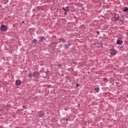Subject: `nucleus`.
Wrapping results in <instances>:
<instances>
[{
    "label": "nucleus",
    "mask_w": 128,
    "mask_h": 128,
    "mask_svg": "<svg viewBox=\"0 0 128 128\" xmlns=\"http://www.w3.org/2000/svg\"><path fill=\"white\" fill-rule=\"evenodd\" d=\"M0 30L2 32H6L7 30V26L4 25H2L0 26Z\"/></svg>",
    "instance_id": "1"
},
{
    "label": "nucleus",
    "mask_w": 128,
    "mask_h": 128,
    "mask_svg": "<svg viewBox=\"0 0 128 128\" xmlns=\"http://www.w3.org/2000/svg\"><path fill=\"white\" fill-rule=\"evenodd\" d=\"M57 43L55 42H53L50 43L49 47L52 49H54L57 44Z\"/></svg>",
    "instance_id": "2"
},
{
    "label": "nucleus",
    "mask_w": 128,
    "mask_h": 128,
    "mask_svg": "<svg viewBox=\"0 0 128 128\" xmlns=\"http://www.w3.org/2000/svg\"><path fill=\"white\" fill-rule=\"evenodd\" d=\"M34 77V78H38L40 76V73L38 71H36L33 73Z\"/></svg>",
    "instance_id": "3"
},
{
    "label": "nucleus",
    "mask_w": 128,
    "mask_h": 128,
    "mask_svg": "<svg viewBox=\"0 0 128 128\" xmlns=\"http://www.w3.org/2000/svg\"><path fill=\"white\" fill-rule=\"evenodd\" d=\"M37 114H38V116L40 117H42L44 115V112L43 111H39Z\"/></svg>",
    "instance_id": "4"
},
{
    "label": "nucleus",
    "mask_w": 128,
    "mask_h": 128,
    "mask_svg": "<svg viewBox=\"0 0 128 128\" xmlns=\"http://www.w3.org/2000/svg\"><path fill=\"white\" fill-rule=\"evenodd\" d=\"M16 84V86H19L22 84V82L20 80H17L15 82Z\"/></svg>",
    "instance_id": "5"
},
{
    "label": "nucleus",
    "mask_w": 128,
    "mask_h": 128,
    "mask_svg": "<svg viewBox=\"0 0 128 128\" xmlns=\"http://www.w3.org/2000/svg\"><path fill=\"white\" fill-rule=\"evenodd\" d=\"M115 16H114V18L115 19V22H116V21L118 20H119V18L120 16L118 14H114Z\"/></svg>",
    "instance_id": "6"
},
{
    "label": "nucleus",
    "mask_w": 128,
    "mask_h": 128,
    "mask_svg": "<svg viewBox=\"0 0 128 128\" xmlns=\"http://www.w3.org/2000/svg\"><path fill=\"white\" fill-rule=\"evenodd\" d=\"M80 28L82 30H84L86 29V27L84 24H82L80 26Z\"/></svg>",
    "instance_id": "7"
},
{
    "label": "nucleus",
    "mask_w": 128,
    "mask_h": 128,
    "mask_svg": "<svg viewBox=\"0 0 128 128\" xmlns=\"http://www.w3.org/2000/svg\"><path fill=\"white\" fill-rule=\"evenodd\" d=\"M122 43V41L120 38L118 39L117 41V44H121Z\"/></svg>",
    "instance_id": "8"
},
{
    "label": "nucleus",
    "mask_w": 128,
    "mask_h": 128,
    "mask_svg": "<svg viewBox=\"0 0 128 128\" xmlns=\"http://www.w3.org/2000/svg\"><path fill=\"white\" fill-rule=\"evenodd\" d=\"M112 50H112V52L110 53L112 55H115L116 54V52L114 50V48L112 49Z\"/></svg>",
    "instance_id": "9"
},
{
    "label": "nucleus",
    "mask_w": 128,
    "mask_h": 128,
    "mask_svg": "<svg viewBox=\"0 0 128 128\" xmlns=\"http://www.w3.org/2000/svg\"><path fill=\"white\" fill-rule=\"evenodd\" d=\"M59 40L60 41V42H58L59 43L61 41H62L63 43H64L65 42V40L63 38H59Z\"/></svg>",
    "instance_id": "10"
},
{
    "label": "nucleus",
    "mask_w": 128,
    "mask_h": 128,
    "mask_svg": "<svg viewBox=\"0 0 128 128\" xmlns=\"http://www.w3.org/2000/svg\"><path fill=\"white\" fill-rule=\"evenodd\" d=\"M69 7L68 6L66 7V8H62V9L64 11L66 12H68L69 11V9H68V8Z\"/></svg>",
    "instance_id": "11"
},
{
    "label": "nucleus",
    "mask_w": 128,
    "mask_h": 128,
    "mask_svg": "<svg viewBox=\"0 0 128 128\" xmlns=\"http://www.w3.org/2000/svg\"><path fill=\"white\" fill-rule=\"evenodd\" d=\"M123 11L124 12H126L128 11V8L126 7H124L123 8Z\"/></svg>",
    "instance_id": "12"
},
{
    "label": "nucleus",
    "mask_w": 128,
    "mask_h": 128,
    "mask_svg": "<svg viewBox=\"0 0 128 128\" xmlns=\"http://www.w3.org/2000/svg\"><path fill=\"white\" fill-rule=\"evenodd\" d=\"M32 43H34L35 44H37V40H36L35 39H34L32 41Z\"/></svg>",
    "instance_id": "13"
},
{
    "label": "nucleus",
    "mask_w": 128,
    "mask_h": 128,
    "mask_svg": "<svg viewBox=\"0 0 128 128\" xmlns=\"http://www.w3.org/2000/svg\"><path fill=\"white\" fill-rule=\"evenodd\" d=\"M44 39V38L43 36H42L40 37V41H41L42 42L43 40Z\"/></svg>",
    "instance_id": "14"
},
{
    "label": "nucleus",
    "mask_w": 128,
    "mask_h": 128,
    "mask_svg": "<svg viewBox=\"0 0 128 128\" xmlns=\"http://www.w3.org/2000/svg\"><path fill=\"white\" fill-rule=\"evenodd\" d=\"M94 90L96 91L97 92H98L100 90L99 88L98 87L95 88Z\"/></svg>",
    "instance_id": "15"
},
{
    "label": "nucleus",
    "mask_w": 128,
    "mask_h": 128,
    "mask_svg": "<svg viewBox=\"0 0 128 128\" xmlns=\"http://www.w3.org/2000/svg\"><path fill=\"white\" fill-rule=\"evenodd\" d=\"M8 2V0H4L3 2V3L4 4H6Z\"/></svg>",
    "instance_id": "16"
},
{
    "label": "nucleus",
    "mask_w": 128,
    "mask_h": 128,
    "mask_svg": "<svg viewBox=\"0 0 128 128\" xmlns=\"http://www.w3.org/2000/svg\"><path fill=\"white\" fill-rule=\"evenodd\" d=\"M69 45L67 44H65L64 45V47L66 48H69Z\"/></svg>",
    "instance_id": "17"
},
{
    "label": "nucleus",
    "mask_w": 128,
    "mask_h": 128,
    "mask_svg": "<svg viewBox=\"0 0 128 128\" xmlns=\"http://www.w3.org/2000/svg\"><path fill=\"white\" fill-rule=\"evenodd\" d=\"M28 76L29 77H34V74H32V73H30L29 74Z\"/></svg>",
    "instance_id": "18"
},
{
    "label": "nucleus",
    "mask_w": 128,
    "mask_h": 128,
    "mask_svg": "<svg viewBox=\"0 0 128 128\" xmlns=\"http://www.w3.org/2000/svg\"><path fill=\"white\" fill-rule=\"evenodd\" d=\"M52 38H54L55 39H56V36H55V35H54L52 37Z\"/></svg>",
    "instance_id": "19"
},
{
    "label": "nucleus",
    "mask_w": 128,
    "mask_h": 128,
    "mask_svg": "<svg viewBox=\"0 0 128 128\" xmlns=\"http://www.w3.org/2000/svg\"><path fill=\"white\" fill-rule=\"evenodd\" d=\"M76 85L77 87L79 86V85H78V83L76 84Z\"/></svg>",
    "instance_id": "20"
},
{
    "label": "nucleus",
    "mask_w": 128,
    "mask_h": 128,
    "mask_svg": "<svg viewBox=\"0 0 128 128\" xmlns=\"http://www.w3.org/2000/svg\"><path fill=\"white\" fill-rule=\"evenodd\" d=\"M97 33L98 35H99L100 34V33L98 31H97Z\"/></svg>",
    "instance_id": "21"
},
{
    "label": "nucleus",
    "mask_w": 128,
    "mask_h": 128,
    "mask_svg": "<svg viewBox=\"0 0 128 128\" xmlns=\"http://www.w3.org/2000/svg\"><path fill=\"white\" fill-rule=\"evenodd\" d=\"M58 67H60L61 66V65L60 64H59L58 65Z\"/></svg>",
    "instance_id": "22"
},
{
    "label": "nucleus",
    "mask_w": 128,
    "mask_h": 128,
    "mask_svg": "<svg viewBox=\"0 0 128 128\" xmlns=\"http://www.w3.org/2000/svg\"><path fill=\"white\" fill-rule=\"evenodd\" d=\"M119 20V21H120V22H123L122 20H120L119 19V20Z\"/></svg>",
    "instance_id": "23"
},
{
    "label": "nucleus",
    "mask_w": 128,
    "mask_h": 128,
    "mask_svg": "<svg viewBox=\"0 0 128 128\" xmlns=\"http://www.w3.org/2000/svg\"><path fill=\"white\" fill-rule=\"evenodd\" d=\"M22 24H23L24 23V21H23L22 22Z\"/></svg>",
    "instance_id": "24"
},
{
    "label": "nucleus",
    "mask_w": 128,
    "mask_h": 128,
    "mask_svg": "<svg viewBox=\"0 0 128 128\" xmlns=\"http://www.w3.org/2000/svg\"><path fill=\"white\" fill-rule=\"evenodd\" d=\"M66 12H65V14H64L65 15H66Z\"/></svg>",
    "instance_id": "25"
},
{
    "label": "nucleus",
    "mask_w": 128,
    "mask_h": 128,
    "mask_svg": "<svg viewBox=\"0 0 128 128\" xmlns=\"http://www.w3.org/2000/svg\"><path fill=\"white\" fill-rule=\"evenodd\" d=\"M66 121H67L68 120V119H66Z\"/></svg>",
    "instance_id": "26"
},
{
    "label": "nucleus",
    "mask_w": 128,
    "mask_h": 128,
    "mask_svg": "<svg viewBox=\"0 0 128 128\" xmlns=\"http://www.w3.org/2000/svg\"><path fill=\"white\" fill-rule=\"evenodd\" d=\"M80 105V104H79L78 105V106H79Z\"/></svg>",
    "instance_id": "27"
}]
</instances>
